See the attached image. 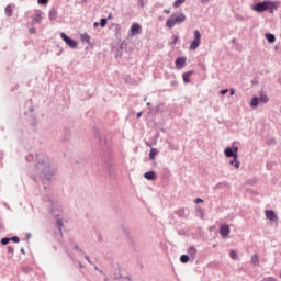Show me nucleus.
Instances as JSON below:
<instances>
[{"label": "nucleus", "instance_id": "f257e3e1", "mask_svg": "<svg viewBox=\"0 0 281 281\" xmlns=\"http://www.w3.org/2000/svg\"><path fill=\"white\" fill-rule=\"evenodd\" d=\"M35 160V170L37 175H41L47 181H50L54 177V168H52V161L49 157L44 154H29L26 155V161L32 164Z\"/></svg>", "mask_w": 281, "mask_h": 281}, {"label": "nucleus", "instance_id": "f03ea898", "mask_svg": "<svg viewBox=\"0 0 281 281\" xmlns=\"http://www.w3.org/2000/svg\"><path fill=\"white\" fill-rule=\"evenodd\" d=\"M278 8H280V2L271 0H263L251 5V10L258 14H262V12L273 14Z\"/></svg>", "mask_w": 281, "mask_h": 281}, {"label": "nucleus", "instance_id": "7ed1b4c3", "mask_svg": "<svg viewBox=\"0 0 281 281\" xmlns=\"http://www.w3.org/2000/svg\"><path fill=\"white\" fill-rule=\"evenodd\" d=\"M184 21H186V13L183 12L172 13L170 18L166 21V27H168L169 30H172L175 25L179 23H183Z\"/></svg>", "mask_w": 281, "mask_h": 281}, {"label": "nucleus", "instance_id": "20e7f679", "mask_svg": "<svg viewBox=\"0 0 281 281\" xmlns=\"http://www.w3.org/2000/svg\"><path fill=\"white\" fill-rule=\"evenodd\" d=\"M60 38H61V41H64V43H66V45L68 47H70V49H77L78 48V41L69 37V35H67V33L61 32L60 33Z\"/></svg>", "mask_w": 281, "mask_h": 281}, {"label": "nucleus", "instance_id": "39448f33", "mask_svg": "<svg viewBox=\"0 0 281 281\" xmlns=\"http://www.w3.org/2000/svg\"><path fill=\"white\" fill-rule=\"evenodd\" d=\"M193 41L191 42L189 49L194 52L195 49H199V46L201 45V31L194 30L193 31Z\"/></svg>", "mask_w": 281, "mask_h": 281}, {"label": "nucleus", "instance_id": "423d86ee", "mask_svg": "<svg viewBox=\"0 0 281 281\" xmlns=\"http://www.w3.org/2000/svg\"><path fill=\"white\" fill-rule=\"evenodd\" d=\"M224 155L228 159H233L235 157H238V146L232 145V146L225 147Z\"/></svg>", "mask_w": 281, "mask_h": 281}, {"label": "nucleus", "instance_id": "0eeeda50", "mask_svg": "<svg viewBox=\"0 0 281 281\" xmlns=\"http://www.w3.org/2000/svg\"><path fill=\"white\" fill-rule=\"evenodd\" d=\"M137 34H142V25L134 22L130 27L128 36H137Z\"/></svg>", "mask_w": 281, "mask_h": 281}, {"label": "nucleus", "instance_id": "6e6552de", "mask_svg": "<svg viewBox=\"0 0 281 281\" xmlns=\"http://www.w3.org/2000/svg\"><path fill=\"white\" fill-rule=\"evenodd\" d=\"M265 214H266V218H268V221H270V223H277L278 214L276 213V211L266 210Z\"/></svg>", "mask_w": 281, "mask_h": 281}, {"label": "nucleus", "instance_id": "1a4fd4ad", "mask_svg": "<svg viewBox=\"0 0 281 281\" xmlns=\"http://www.w3.org/2000/svg\"><path fill=\"white\" fill-rule=\"evenodd\" d=\"M231 232H232V229L229 228V225L222 224L220 226V234H221L222 238H227L229 236Z\"/></svg>", "mask_w": 281, "mask_h": 281}, {"label": "nucleus", "instance_id": "9d476101", "mask_svg": "<svg viewBox=\"0 0 281 281\" xmlns=\"http://www.w3.org/2000/svg\"><path fill=\"white\" fill-rule=\"evenodd\" d=\"M187 61H188V58H186V56H180L176 58L175 60L176 69H183V67H186Z\"/></svg>", "mask_w": 281, "mask_h": 281}, {"label": "nucleus", "instance_id": "9b49d317", "mask_svg": "<svg viewBox=\"0 0 281 281\" xmlns=\"http://www.w3.org/2000/svg\"><path fill=\"white\" fill-rule=\"evenodd\" d=\"M144 179L147 181H157V172L155 170H149L143 175Z\"/></svg>", "mask_w": 281, "mask_h": 281}, {"label": "nucleus", "instance_id": "f8f14e48", "mask_svg": "<svg viewBox=\"0 0 281 281\" xmlns=\"http://www.w3.org/2000/svg\"><path fill=\"white\" fill-rule=\"evenodd\" d=\"M108 172L110 179H115V177H117V170L115 169V166L113 164L108 162Z\"/></svg>", "mask_w": 281, "mask_h": 281}, {"label": "nucleus", "instance_id": "ddd939ff", "mask_svg": "<svg viewBox=\"0 0 281 281\" xmlns=\"http://www.w3.org/2000/svg\"><path fill=\"white\" fill-rule=\"evenodd\" d=\"M123 52H124V42H122L120 46L116 48L114 58L116 60H122Z\"/></svg>", "mask_w": 281, "mask_h": 281}, {"label": "nucleus", "instance_id": "4468645a", "mask_svg": "<svg viewBox=\"0 0 281 281\" xmlns=\"http://www.w3.org/2000/svg\"><path fill=\"white\" fill-rule=\"evenodd\" d=\"M189 257H191V262H194V258H196V247L190 246L187 250Z\"/></svg>", "mask_w": 281, "mask_h": 281}, {"label": "nucleus", "instance_id": "2eb2a0df", "mask_svg": "<svg viewBox=\"0 0 281 281\" xmlns=\"http://www.w3.org/2000/svg\"><path fill=\"white\" fill-rule=\"evenodd\" d=\"M190 76H194V70H189L182 74V80L184 85H190Z\"/></svg>", "mask_w": 281, "mask_h": 281}, {"label": "nucleus", "instance_id": "dca6fc26", "mask_svg": "<svg viewBox=\"0 0 281 281\" xmlns=\"http://www.w3.org/2000/svg\"><path fill=\"white\" fill-rule=\"evenodd\" d=\"M259 104H261L260 99L257 95H254L250 100V109H258Z\"/></svg>", "mask_w": 281, "mask_h": 281}, {"label": "nucleus", "instance_id": "f3484780", "mask_svg": "<svg viewBox=\"0 0 281 281\" xmlns=\"http://www.w3.org/2000/svg\"><path fill=\"white\" fill-rule=\"evenodd\" d=\"M195 216H198V218H201V221H204L205 218V211H203L200 205L195 206Z\"/></svg>", "mask_w": 281, "mask_h": 281}, {"label": "nucleus", "instance_id": "a211bd4d", "mask_svg": "<svg viewBox=\"0 0 281 281\" xmlns=\"http://www.w3.org/2000/svg\"><path fill=\"white\" fill-rule=\"evenodd\" d=\"M259 102L261 104H267V102H269V95H267V93L265 92V90H260V94H259Z\"/></svg>", "mask_w": 281, "mask_h": 281}, {"label": "nucleus", "instance_id": "6ab92c4d", "mask_svg": "<svg viewBox=\"0 0 281 281\" xmlns=\"http://www.w3.org/2000/svg\"><path fill=\"white\" fill-rule=\"evenodd\" d=\"M49 21H56L58 19V11L53 7L48 12Z\"/></svg>", "mask_w": 281, "mask_h": 281}, {"label": "nucleus", "instance_id": "aec40b11", "mask_svg": "<svg viewBox=\"0 0 281 281\" xmlns=\"http://www.w3.org/2000/svg\"><path fill=\"white\" fill-rule=\"evenodd\" d=\"M158 155H159V149L151 147L149 151V161H155Z\"/></svg>", "mask_w": 281, "mask_h": 281}, {"label": "nucleus", "instance_id": "412c9836", "mask_svg": "<svg viewBox=\"0 0 281 281\" xmlns=\"http://www.w3.org/2000/svg\"><path fill=\"white\" fill-rule=\"evenodd\" d=\"M81 43H87L88 45H91V35L89 33H83L80 35Z\"/></svg>", "mask_w": 281, "mask_h": 281}, {"label": "nucleus", "instance_id": "4be33fe9", "mask_svg": "<svg viewBox=\"0 0 281 281\" xmlns=\"http://www.w3.org/2000/svg\"><path fill=\"white\" fill-rule=\"evenodd\" d=\"M265 38L269 44L276 43V34L267 32Z\"/></svg>", "mask_w": 281, "mask_h": 281}, {"label": "nucleus", "instance_id": "5701e85b", "mask_svg": "<svg viewBox=\"0 0 281 281\" xmlns=\"http://www.w3.org/2000/svg\"><path fill=\"white\" fill-rule=\"evenodd\" d=\"M229 166H233V168H236V170H238V168H240V160H238V157L229 160Z\"/></svg>", "mask_w": 281, "mask_h": 281}, {"label": "nucleus", "instance_id": "b1692460", "mask_svg": "<svg viewBox=\"0 0 281 281\" xmlns=\"http://www.w3.org/2000/svg\"><path fill=\"white\" fill-rule=\"evenodd\" d=\"M180 262L182 265H188V262H192V258L188 255H181L180 256Z\"/></svg>", "mask_w": 281, "mask_h": 281}, {"label": "nucleus", "instance_id": "393cba45", "mask_svg": "<svg viewBox=\"0 0 281 281\" xmlns=\"http://www.w3.org/2000/svg\"><path fill=\"white\" fill-rule=\"evenodd\" d=\"M250 262L255 267H260V260L258 259V254H255L251 256Z\"/></svg>", "mask_w": 281, "mask_h": 281}, {"label": "nucleus", "instance_id": "a878e982", "mask_svg": "<svg viewBox=\"0 0 281 281\" xmlns=\"http://www.w3.org/2000/svg\"><path fill=\"white\" fill-rule=\"evenodd\" d=\"M41 14H43V12L38 10L33 19V23H41V21H43V16Z\"/></svg>", "mask_w": 281, "mask_h": 281}, {"label": "nucleus", "instance_id": "bb28decb", "mask_svg": "<svg viewBox=\"0 0 281 281\" xmlns=\"http://www.w3.org/2000/svg\"><path fill=\"white\" fill-rule=\"evenodd\" d=\"M5 15L7 16H12V14H14V11L12 10V5L8 4L4 9Z\"/></svg>", "mask_w": 281, "mask_h": 281}, {"label": "nucleus", "instance_id": "cd10ccee", "mask_svg": "<svg viewBox=\"0 0 281 281\" xmlns=\"http://www.w3.org/2000/svg\"><path fill=\"white\" fill-rule=\"evenodd\" d=\"M123 278L122 272L120 270H115L112 274L113 280H121Z\"/></svg>", "mask_w": 281, "mask_h": 281}, {"label": "nucleus", "instance_id": "c85d7f7f", "mask_svg": "<svg viewBox=\"0 0 281 281\" xmlns=\"http://www.w3.org/2000/svg\"><path fill=\"white\" fill-rule=\"evenodd\" d=\"M229 257L232 258V260H238V252L235 249H231Z\"/></svg>", "mask_w": 281, "mask_h": 281}, {"label": "nucleus", "instance_id": "c756f323", "mask_svg": "<svg viewBox=\"0 0 281 281\" xmlns=\"http://www.w3.org/2000/svg\"><path fill=\"white\" fill-rule=\"evenodd\" d=\"M176 214L179 216V218H186V209H179L176 211Z\"/></svg>", "mask_w": 281, "mask_h": 281}, {"label": "nucleus", "instance_id": "7c9ffc66", "mask_svg": "<svg viewBox=\"0 0 281 281\" xmlns=\"http://www.w3.org/2000/svg\"><path fill=\"white\" fill-rule=\"evenodd\" d=\"M161 175H162V179H170V170L165 168L162 169Z\"/></svg>", "mask_w": 281, "mask_h": 281}, {"label": "nucleus", "instance_id": "2f4dec72", "mask_svg": "<svg viewBox=\"0 0 281 281\" xmlns=\"http://www.w3.org/2000/svg\"><path fill=\"white\" fill-rule=\"evenodd\" d=\"M106 23H109V19L101 18L99 25H100V27H106Z\"/></svg>", "mask_w": 281, "mask_h": 281}, {"label": "nucleus", "instance_id": "473e14b6", "mask_svg": "<svg viewBox=\"0 0 281 281\" xmlns=\"http://www.w3.org/2000/svg\"><path fill=\"white\" fill-rule=\"evenodd\" d=\"M184 2L186 0H175L173 8H181V5H183Z\"/></svg>", "mask_w": 281, "mask_h": 281}, {"label": "nucleus", "instance_id": "72a5a7b5", "mask_svg": "<svg viewBox=\"0 0 281 281\" xmlns=\"http://www.w3.org/2000/svg\"><path fill=\"white\" fill-rule=\"evenodd\" d=\"M10 241H11L10 237H3L1 238L0 244L5 246V245H9Z\"/></svg>", "mask_w": 281, "mask_h": 281}, {"label": "nucleus", "instance_id": "f704fd0d", "mask_svg": "<svg viewBox=\"0 0 281 281\" xmlns=\"http://www.w3.org/2000/svg\"><path fill=\"white\" fill-rule=\"evenodd\" d=\"M56 225H57V227H58V229H59V232H63V218H57L56 220Z\"/></svg>", "mask_w": 281, "mask_h": 281}, {"label": "nucleus", "instance_id": "c9c22d12", "mask_svg": "<svg viewBox=\"0 0 281 281\" xmlns=\"http://www.w3.org/2000/svg\"><path fill=\"white\" fill-rule=\"evenodd\" d=\"M49 213L55 216V218H58V216H60V213L57 212L56 210H54V206H50V211Z\"/></svg>", "mask_w": 281, "mask_h": 281}, {"label": "nucleus", "instance_id": "e433bc0d", "mask_svg": "<svg viewBox=\"0 0 281 281\" xmlns=\"http://www.w3.org/2000/svg\"><path fill=\"white\" fill-rule=\"evenodd\" d=\"M49 3V0H37V5L47 7Z\"/></svg>", "mask_w": 281, "mask_h": 281}, {"label": "nucleus", "instance_id": "4c0bfd02", "mask_svg": "<svg viewBox=\"0 0 281 281\" xmlns=\"http://www.w3.org/2000/svg\"><path fill=\"white\" fill-rule=\"evenodd\" d=\"M10 240L12 243L19 244V243H21V237L14 235V236L10 237Z\"/></svg>", "mask_w": 281, "mask_h": 281}, {"label": "nucleus", "instance_id": "58836bf2", "mask_svg": "<svg viewBox=\"0 0 281 281\" xmlns=\"http://www.w3.org/2000/svg\"><path fill=\"white\" fill-rule=\"evenodd\" d=\"M172 41L170 43V45H177V42L179 41V35H172Z\"/></svg>", "mask_w": 281, "mask_h": 281}, {"label": "nucleus", "instance_id": "ea45409f", "mask_svg": "<svg viewBox=\"0 0 281 281\" xmlns=\"http://www.w3.org/2000/svg\"><path fill=\"white\" fill-rule=\"evenodd\" d=\"M223 186H227V182H220L215 186V190H221V188H223Z\"/></svg>", "mask_w": 281, "mask_h": 281}, {"label": "nucleus", "instance_id": "a19ab883", "mask_svg": "<svg viewBox=\"0 0 281 281\" xmlns=\"http://www.w3.org/2000/svg\"><path fill=\"white\" fill-rule=\"evenodd\" d=\"M261 281H278V279H276V277H267L263 278Z\"/></svg>", "mask_w": 281, "mask_h": 281}, {"label": "nucleus", "instance_id": "79ce46f5", "mask_svg": "<svg viewBox=\"0 0 281 281\" xmlns=\"http://www.w3.org/2000/svg\"><path fill=\"white\" fill-rule=\"evenodd\" d=\"M22 271L23 273H30V271H32L31 267H22Z\"/></svg>", "mask_w": 281, "mask_h": 281}, {"label": "nucleus", "instance_id": "37998d69", "mask_svg": "<svg viewBox=\"0 0 281 281\" xmlns=\"http://www.w3.org/2000/svg\"><path fill=\"white\" fill-rule=\"evenodd\" d=\"M220 93L222 94V95H227V93H229V89H222L221 91H220Z\"/></svg>", "mask_w": 281, "mask_h": 281}, {"label": "nucleus", "instance_id": "c03bdc74", "mask_svg": "<svg viewBox=\"0 0 281 281\" xmlns=\"http://www.w3.org/2000/svg\"><path fill=\"white\" fill-rule=\"evenodd\" d=\"M137 5H139L140 8H144L146 5V0H138Z\"/></svg>", "mask_w": 281, "mask_h": 281}, {"label": "nucleus", "instance_id": "a18cd8bd", "mask_svg": "<svg viewBox=\"0 0 281 281\" xmlns=\"http://www.w3.org/2000/svg\"><path fill=\"white\" fill-rule=\"evenodd\" d=\"M97 240H98V243H104V238L102 237L101 234L97 235Z\"/></svg>", "mask_w": 281, "mask_h": 281}, {"label": "nucleus", "instance_id": "49530a36", "mask_svg": "<svg viewBox=\"0 0 281 281\" xmlns=\"http://www.w3.org/2000/svg\"><path fill=\"white\" fill-rule=\"evenodd\" d=\"M194 203H195L196 205H199V203H204V200H203L202 198H196V199L194 200Z\"/></svg>", "mask_w": 281, "mask_h": 281}, {"label": "nucleus", "instance_id": "de8ad7c7", "mask_svg": "<svg viewBox=\"0 0 281 281\" xmlns=\"http://www.w3.org/2000/svg\"><path fill=\"white\" fill-rule=\"evenodd\" d=\"M74 249H75V251H80V254H85V252L82 251V249H80V246H79V245H75V246H74Z\"/></svg>", "mask_w": 281, "mask_h": 281}, {"label": "nucleus", "instance_id": "09e8293b", "mask_svg": "<svg viewBox=\"0 0 281 281\" xmlns=\"http://www.w3.org/2000/svg\"><path fill=\"white\" fill-rule=\"evenodd\" d=\"M171 87H179V81L178 80H172L170 82Z\"/></svg>", "mask_w": 281, "mask_h": 281}, {"label": "nucleus", "instance_id": "8fccbe9b", "mask_svg": "<svg viewBox=\"0 0 281 281\" xmlns=\"http://www.w3.org/2000/svg\"><path fill=\"white\" fill-rule=\"evenodd\" d=\"M8 254H14V247L8 246Z\"/></svg>", "mask_w": 281, "mask_h": 281}, {"label": "nucleus", "instance_id": "3c124183", "mask_svg": "<svg viewBox=\"0 0 281 281\" xmlns=\"http://www.w3.org/2000/svg\"><path fill=\"white\" fill-rule=\"evenodd\" d=\"M228 91L229 95H236V90L234 88H231Z\"/></svg>", "mask_w": 281, "mask_h": 281}, {"label": "nucleus", "instance_id": "603ef678", "mask_svg": "<svg viewBox=\"0 0 281 281\" xmlns=\"http://www.w3.org/2000/svg\"><path fill=\"white\" fill-rule=\"evenodd\" d=\"M32 181H34V183H37L38 179L36 178V175H32L31 176Z\"/></svg>", "mask_w": 281, "mask_h": 281}, {"label": "nucleus", "instance_id": "864d4df0", "mask_svg": "<svg viewBox=\"0 0 281 281\" xmlns=\"http://www.w3.org/2000/svg\"><path fill=\"white\" fill-rule=\"evenodd\" d=\"M169 148H170V150H177V147L172 143H169Z\"/></svg>", "mask_w": 281, "mask_h": 281}, {"label": "nucleus", "instance_id": "5fc2aeb1", "mask_svg": "<svg viewBox=\"0 0 281 281\" xmlns=\"http://www.w3.org/2000/svg\"><path fill=\"white\" fill-rule=\"evenodd\" d=\"M85 258L89 262V265H93V262L91 261V258H89V255H86Z\"/></svg>", "mask_w": 281, "mask_h": 281}, {"label": "nucleus", "instance_id": "6e6d98bb", "mask_svg": "<svg viewBox=\"0 0 281 281\" xmlns=\"http://www.w3.org/2000/svg\"><path fill=\"white\" fill-rule=\"evenodd\" d=\"M120 30H122V26H120V24H116V25H115V32H116V34L120 32Z\"/></svg>", "mask_w": 281, "mask_h": 281}, {"label": "nucleus", "instance_id": "4d7b16f0", "mask_svg": "<svg viewBox=\"0 0 281 281\" xmlns=\"http://www.w3.org/2000/svg\"><path fill=\"white\" fill-rule=\"evenodd\" d=\"M29 32H30V34H36V29L31 27V29H29Z\"/></svg>", "mask_w": 281, "mask_h": 281}, {"label": "nucleus", "instance_id": "13d9d810", "mask_svg": "<svg viewBox=\"0 0 281 281\" xmlns=\"http://www.w3.org/2000/svg\"><path fill=\"white\" fill-rule=\"evenodd\" d=\"M25 238H26V240H30V238H32V234L26 233V234H25Z\"/></svg>", "mask_w": 281, "mask_h": 281}, {"label": "nucleus", "instance_id": "bf43d9fd", "mask_svg": "<svg viewBox=\"0 0 281 281\" xmlns=\"http://www.w3.org/2000/svg\"><path fill=\"white\" fill-rule=\"evenodd\" d=\"M156 111L164 113V110H161V105L156 106Z\"/></svg>", "mask_w": 281, "mask_h": 281}, {"label": "nucleus", "instance_id": "052dcab7", "mask_svg": "<svg viewBox=\"0 0 281 281\" xmlns=\"http://www.w3.org/2000/svg\"><path fill=\"white\" fill-rule=\"evenodd\" d=\"M202 5H205V3H210V0H200Z\"/></svg>", "mask_w": 281, "mask_h": 281}, {"label": "nucleus", "instance_id": "680f3d73", "mask_svg": "<svg viewBox=\"0 0 281 281\" xmlns=\"http://www.w3.org/2000/svg\"><path fill=\"white\" fill-rule=\"evenodd\" d=\"M142 115H143V112H138V113L136 114V119L139 120V117H142Z\"/></svg>", "mask_w": 281, "mask_h": 281}, {"label": "nucleus", "instance_id": "e2e57ef3", "mask_svg": "<svg viewBox=\"0 0 281 281\" xmlns=\"http://www.w3.org/2000/svg\"><path fill=\"white\" fill-rule=\"evenodd\" d=\"M29 112H30V113H34V106L31 105V106L29 108Z\"/></svg>", "mask_w": 281, "mask_h": 281}, {"label": "nucleus", "instance_id": "0e129e2a", "mask_svg": "<svg viewBox=\"0 0 281 281\" xmlns=\"http://www.w3.org/2000/svg\"><path fill=\"white\" fill-rule=\"evenodd\" d=\"M251 85H258V80L257 79H252L251 80Z\"/></svg>", "mask_w": 281, "mask_h": 281}, {"label": "nucleus", "instance_id": "69168bd1", "mask_svg": "<svg viewBox=\"0 0 281 281\" xmlns=\"http://www.w3.org/2000/svg\"><path fill=\"white\" fill-rule=\"evenodd\" d=\"M20 254H23V256H25V248H21Z\"/></svg>", "mask_w": 281, "mask_h": 281}, {"label": "nucleus", "instance_id": "338daca9", "mask_svg": "<svg viewBox=\"0 0 281 281\" xmlns=\"http://www.w3.org/2000/svg\"><path fill=\"white\" fill-rule=\"evenodd\" d=\"M164 12L165 14H170V9H165Z\"/></svg>", "mask_w": 281, "mask_h": 281}, {"label": "nucleus", "instance_id": "774afa93", "mask_svg": "<svg viewBox=\"0 0 281 281\" xmlns=\"http://www.w3.org/2000/svg\"><path fill=\"white\" fill-rule=\"evenodd\" d=\"M93 27H100V23L94 22V23H93Z\"/></svg>", "mask_w": 281, "mask_h": 281}]
</instances>
